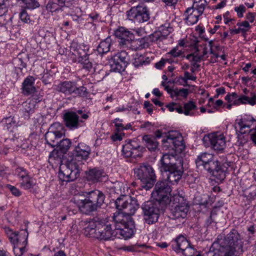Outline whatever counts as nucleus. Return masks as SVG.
<instances>
[{"instance_id":"5701e85b","label":"nucleus","mask_w":256,"mask_h":256,"mask_svg":"<svg viewBox=\"0 0 256 256\" xmlns=\"http://www.w3.org/2000/svg\"><path fill=\"white\" fill-rule=\"evenodd\" d=\"M99 222L100 218H95L89 221L84 228V234L86 236L97 238Z\"/></svg>"},{"instance_id":"412c9836","label":"nucleus","mask_w":256,"mask_h":256,"mask_svg":"<svg viewBox=\"0 0 256 256\" xmlns=\"http://www.w3.org/2000/svg\"><path fill=\"white\" fill-rule=\"evenodd\" d=\"M128 54L122 50L112 56L109 62L112 68L115 71L120 72L122 69V64H125L128 60Z\"/></svg>"},{"instance_id":"bb28decb","label":"nucleus","mask_w":256,"mask_h":256,"mask_svg":"<svg viewBox=\"0 0 256 256\" xmlns=\"http://www.w3.org/2000/svg\"><path fill=\"white\" fill-rule=\"evenodd\" d=\"M63 134L58 130L48 131L45 134V140L46 143L52 148L58 144V140L62 138Z\"/></svg>"},{"instance_id":"20e7f679","label":"nucleus","mask_w":256,"mask_h":256,"mask_svg":"<svg viewBox=\"0 0 256 256\" xmlns=\"http://www.w3.org/2000/svg\"><path fill=\"white\" fill-rule=\"evenodd\" d=\"M243 242L238 232L232 230L224 238H218L211 246L212 250H227L230 254H240L242 252Z\"/></svg>"},{"instance_id":"2eb2a0df","label":"nucleus","mask_w":256,"mask_h":256,"mask_svg":"<svg viewBox=\"0 0 256 256\" xmlns=\"http://www.w3.org/2000/svg\"><path fill=\"white\" fill-rule=\"evenodd\" d=\"M183 140V137L180 132L170 131L168 133L166 138L162 139V142L164 146L181 152L185 148Z\"/></svg>"},{"instance_id":"de8ad7c7","label":"nucleus","mask_w":256,"mask_h":256,"mask_svg":"<svg viewBox=\"0 0 256 256\" xmlns=\"http://www.w3.org/2000/svg\"><path fill=\"white\" fill-rule=\"evenodd\" d=\"M236 133L237 134L238 143L239 146H243L247 142V137L244 136V133H240L236 130Z\"/></svg>"},{"instance_id":"f704fd0d","label":"nucleus","mask_w":256,"mask_h":256,"mask_svg":"<svg viewBox=\"0 0 256 256\" xmlns=\"http://www.w3.org/2000/svg\"><path fill=\"white\" fill-rule=\"evenodd\" d=\"M22 105V110L26 117H28L30 114L34 112L36 106L33 102L26 100Z\"/></svg>"},{"instance_id":"c85d7f7f","label":"nucleus","mask_w":256,"mask_h":256,"mask_svg":"<svg viewBox=\"0 0 256 256\" xmlns=\"http://www.w3.org/2000/svg\"><path fill=\"white\" fill-rule=\"evenodd\" d=\"M75 84L71 81L62 82L56 86V90L66 94H72L75 88Z\"/></svg>"},{"instance_id":"4d7b16f0","label":"nucleus","mask_w":256,"mask_h":256,"mask_svg":"<svg viewBox=\"0 0 256 256\" xmlns=\"http://www.w3.org/2000/svg\"><path fill=\"white\" fill-rule=\"evenodd\" d=\"M181 252L185 256H192L194 254V249L190 245Z\"/></svg>"},{"instance_id":"a211bd4d","label":"nucleus","mask_w":256,"mask_h":256,"mask_svg":"<svg viewBox=\"0 0 256 256\" xmlns=\"http://www.w3.org/2000/svg\"><path fill=\"white\" fill-rule=\"evenodd\" d=\"M91 152L90 148L84 143H80L72 152V160L78 162L79 166L82 164V160H86Z\"/></svg>"},{"instance_id":"7ed1b4c3","label":"nucleus","mask_w":256,"mask_h":256,"mask_svg":"<svg viewBox=\"0 0 256 256\" xmlns=\"http://www.w3.org/2000/svg\"><path fill=\"white\" fill-rule=\"evenodd\" d=\"M197 168H203L218 180L222 181L226 176V170L214 155L204 152L198 155L195 160Z\"/></svg>"},{"instance_id":"8fccbe9b","label":"nucleus","mask_w":256,"mask_h":256,"mask_svg":"<svg viewBox=\"0 0 256 256\" xmlns=\"http://www.w3.org/2000/svg\"><path fill=\"white\" fill-rule=\"evenodd\" d=\"M32 98L29 100L30 102H33L36 106V104L42 100V96L40 95V93L36 90L34 94H31Z\"/></svg>"},{"instance_id":"393cba45","label":"nucleus","mask_w":256,"mask_h":256,"mask_svg":"<svg viewBox=\"0 0 256 256\" xmlns=\"http://www.w3.org/2000/svg\"><path fill=\"white\" fill-rule=\"evenodd\" d=\"M35 78L32 76L26 78L22 84V92L24 96H29L34 94L36 88L34 86Z\"/></svg>"},{"instance_id":"bf43d9fd","label":"nucleus","mask_w":256,"mask_h":256,"mask_svg":"<svg viewBox=\"0 0 256 256\" xmlns=\"http://www.w3.org/2000/svg\"><path fill=\"white\" fill-rule=\"evenodd\" d=\"M127 144L130 145V148L133 152L138 150L139 148H140V146L137 140H129Z\"/></svg>"},{"instance_id":"6e6552de","label":"nucleus","mask_w":256,"mask_h":256,"mask_svg":"<svg viewBox=\"0 0 256 256\" xmlns=\"http://www.w3.org/2000/svg\"><path fill=\"white\" fill-rule=\"evenodd\" d=\"M134 175L142 183V187L148 190L151 188L156 180L153 168L148 164H141L134 170Z\"/></svg>"},{"instance_id":"a18cd8bd","label":"nucleus","mask_w":256,"mask_h":256,"mask_svg":"<svg viewBox=\"0 0 256 256\" xmlns=\"http://www.w3.org/2000/svg\"><path fill=\"white\" fill-rule=\"evenodd\" d=\"M86 88L84 86L78 88L76 83L75 84V88L72 94L79 96H86L87 94Z\"/></svg>"},{"instance_id":"3c124183","label":"nucleus","mask_w":256,"mask_h":256,"mask_svg":"<svg viewBox=\"0 0 256 256\" xmlns=\"http://www.w3.org/2000/svg\"><path fill=\"white\" fill-rule=\"evenodd\" d=\"M182 54V50L178 49V46L173 48L170 52L166 54L167 56H170L174 58H176Z\"/></svg>"},{"instance_id":"39448f33","label":"nucleus","mask_w":256,"mask_h":256,"mask_svg":"<svg viewBox=\"0 0 256 256\" xmlns=\"http://www.w3.org/2000/svg\"><path fill=\"white\" fill-rule=\"evenodd\" d=\"M114 230L116 234L114 238L127 240L132 237L134 230L132 226L134 222L132 217L124 216L120 212H116L112 216Z\"/></svg>"},{"instance_id":"4468645a","label":"nucleus","mask_w":256,"mask_h":256,"mask_svg":"<svg viewBox=\"0 0 256 256\" xmlns=\"http://www.w3.org/2000/svg\"><path fill=\"white\" fill-rule=\"evenodd\" d=\"M202 141L206 147H210L218 152H222L226 146V138L223 134L218 132L205 135Z\"/></svg>"},{"instance_id":"c03bdc74","label":"nucleus","mask_w":256,"mask_h":256,"mask_svg":"<svg viewBox=\"0 0 256 256\" xmlns=\"http://www.w3.org/2000/svg\"><path fill=\"white\" fill-rule=\"evenodd\" d=\"M210 250L214 252V256H238L239 254L234 252V254H230L227 250H212L210 248Z\"/></svg>"},{"instance_id":"09e8293b","label":"nucleus","mask_w":256,"mask_h":256,"mask_svg":"<svg viewBox=\"0 0 256 256\" xmlns=\"http://www.w3.org/2000/svg\"><path fill=\"white\" fill-rule=\"evenodd\" d=\"M122 120H120L118 118H115L113 121V123L114 124L116 130L118 132L128 129V128H124V125L122 124Z\"/></svg>"},{"instance_id":"f03ea898","label":"nucleus","mask_w":256,"mask_h":256,"mask_svg":"<svg viewBox=\"0 0 256 256\" xmlns=\"http://www.w3.org/2000/svg\"><path fill=\"white\" fill-rule=\"evenodd\" d=\"M104 198L103 192L95 190L89 192L86 198L80 196H75L70 202L76 204L82 213L89 214L101 207L104 202Z\"/></svg>"},{"instance_id":"9b49d317","label":"nucleus","mask_w":256,"mask_h":256,"mask_svg":"<svg viewBox=\"0 0 256 256\" xmlns=\"http://www.w3.org/2000/svg\"><path fill=\"white\" fill-rule=\"evenodd\" d=\"M165 206L156 200L145 202L142 206L144 214V219L148 224L156 222L160 216V211L162 210Z\"/></svg>"},{"instance_id":"58836bf2","label":"nucleus","mask_w":256,"mask_h":256,"mask_svg":"<svg viewBox=\"0 0 256 256\" xmlns=\"http://www.w3.org/2000/svg\"><path fill=\"white\" fill-rule=\"evenodd\" d=\"M184 114L186 116H194V113L190 112V111L196 110L197 106L194 102L190 101L187 103L184 104Z\"/></svg>"},{"instance_id":"473e14b6","label":"nucleus","mask_w":256,"mask_h":256,"mask_svg":"<svg viewBox=\"0 0 256 256\" xmlns=\"http://www.w3.org/2000/svg\"><path fill=\"white\" fill-rule=\"evenodd\" d=\"M131 48L135 50H142L148 46L147 38H142L136 40H132L130 42Z\"/></svg>"},{"instance_id":"aec40b11","label":"nucleus","mask_w":256,"mask_h":256,"mask_svg":"<svg viewBox=\"0 0 256 256\" xmlns=\"http://www.w3.org/2000/svg\"><path fill=\"white\" fill-rule=\"evenodd\" d=\"M16 174L20 178L21 188L24 190H28L34 187L35 182L25 169L22 167L18 168L16 170Z\"/></svg>"},{"instance_id":"c756f323","label":"nucleus","mask_w":256,"mask_h":256,"mask_svg":"<svg viewBox=\"0 0 256 256\" xmlns=\"http://www.w3.org/2000/svg\"><path fill=\"white\" fill-rule=\"evenodd\" d=\"M188 240L184 236H180L174 240V244H172L173 249L176 252H180L190 246Z\"/></svg>"},{"instance_id":"4be33fe9","label":"nucleus","mask_w":256,"mask_h":256,"mask_svg":"<svg viewBox=\"0 0 256 256\" xmlns=\"http://www.w3.org/2000/svg\"><path fill=\"white\" fill-rule=\"evenodd\" d=\"M64 124L70 130H74L81 126L84 122L80 120L78 114L74 112H66L63 116Z\"/></svg>"},{"instance_id":"e433bc0d","label":"nucleus","mask_w":256,"mask_h":256,"mask_svg":"<svg viewBox=\"0 0 256 256\" xmlns=\"http://www.w3.org/2000/svg\"><path fill=\"white\" fill-rule=\"evenodd\" d=\"M150 62L149 58L142 55L136 54L134 59L133 64L135 67H138L144 64L146 65Z\"/></svg>"},{"instance_id":"9d476101","label":"nucleus","mask_w":256,"mask_h":256,"mask_svg":"<svg viewBox=\"0 0 256 256\" xmlns=\"http://www.w3.org/2000/svg\"><path fill=\"white\" fill-rule=\"evenodd\" d=\"M116 209L124 212H120L124 216H131L134 214L139 208L140 204L136 198L128 195H121L115 201Z\"/></svg>"},{"instance_id":"cd10ccee","label":"nucleus","mask_w":256,"mask_h":256,"mask_svg":"<svg viewBox=\"0 0 256 256\" xmlns=\"http://www.w3.org/2000/svg\"><path fill=\"white\" fill-rule=\"evenodd\" d=\"M202 15L201 14L195 10L194 9L188 8L184 14V20L188 24L192 25L198 22V18Z\"/></svg>"},{"instance_id":"ea45409f","label":"nucleus","mask_w":256,"mask_h":256,"mask_svg":"<svg viewBox=\"0 0 256 256\" xmlns=\"http://www.w3.org/2000/svg\"><path fill=\"white\" fill-rule=\"evenodd\" d=\"M244 195L249 200H253L256 196V186H250L244 192Z\"/></svg>"},{"instance_id":"ddd939ff","label":"nucleus","mask_w":256,"mask_h":256,"mask_svg":"<svg viewBox=\"0 0 256 256\" xmlns=\"http://www.w3.org/2000/svg\"><path fill=\"white\" fill-rule=\"evenodd\" d=\"M80 168L78 163L70 160L67 164L60 166L58 172L59 178L63 182H70L74 180L80 176Z\"/></svg>"},{"instance_id":"f8f14e48","label":"nucleus","mask_w":256,"mask_h":256,"mask_svg":"<svg viewBox=\"0 0 256 256\" xmlns=\"http://www.w3.org/2000/svg\"><path fill=\"white\" fill-rule=\"evenodd\" d=\"M168 182L167 178L164 180L158 181L152 194L154 200L165 206L171 202V197L170 198L169 196L172 190Z\"/></svg>"},{"instance_id":"37998d69","label":"nucleus","mask_w":256,"mask_h":256,"mask_svg":"<svg viewBox=\"0 0 256 256\" xmlns=\"http://www.w3.org/2000/svg\"><path fill=\"white\" fill-rule=\"evenodd\" d=\"M122 152L123 154L126 157H134L135 158L136 156L134 154V152L130 148V144H126L123 146Z\"/></svg>"},{"instance_id":"e2e57ef3","label":"nucleus","mask_w":256,"mask_h":256,"mask_svg":"<svg viewBox=\"0 0 256 256\" xmlns=\"http://www.w3.org/2000/svg\"><path fill=\"white\" fill-rule=\"evenodd\" d=\"M144 108L146 109L147 112L149 114H152V104L148 101H146L144 102Z\"/></svg>"},{"instance_id":"0e129e2a","label":"nucleus","mask_w":256,"mask_h":256,"mask_svg":"<svg viewBox=\"0 0 256 256\" xmlns=\"http://www.w3.org/2000/svg\"><path fill=\"white\" fill-rule=\"evenodd\" d=\"M198 52V50L197 49L196 52L193 53L192 59L190 60L192 62H200V61L201 60L202 58V56L198 55L197 52Z\"/></svg>"},{"instance_id":"c9c22d12","label":"nucleus","mask_w":256,"mask_h":256,"mask_svg":"<svg viewBox=\"0 0 256 256\" xmlns=\"http://www.w3.org/2000/svg\"><path fill=\"white\" fill-rule=\"evenodd\" d=\"M71 141L68 138H64L58 142L57 148L62 154H66L71 146Z\"/></svg>"},{"instance_id":"774afa93","label":"nucleus","mask_w":256,"mask_h":256,"mask_svg":"<svg viewBox=\"0 0 256 256\" xmlns=\"http://www.w3.org/2000/svg\"><path fill=\"white\" fill-rule=\"evenodd\" d=\"M52 256H66L64 251L60 250L54 252Z\"/></svg>"},{"instance_id":"052dcab7","label":"nucleus","mask_w":256,"mask_h":256,"mask_svg":"<svg viewBox=\"0 0 256 256\" xmlns=\"http://www.w3.org/2000/svg\"><path fill=\"white\" fill-rule=\"evenodd\" d=\"M196 79V77L192 75H190L188 72H185L184 74V77L182 78V80L184 82H187L188 80H195Z\"/></svg>"},{"instance_id":"a19ab883","label":"nucleus","mask_w":256,"mask_h":256,"mask_svg":"<svg viewBox=\"0 0 256 256\" xmlns=\"http://www.w3.org/2000/svg\"><path fill=\"white\" fill-rule=\"evenodd\" d=\"M188 90L186 88H180V89H174L171 92V96H181L184 98H186L188 96Z\"/></svg>"},{"instance_id":"69168bd1","label":"nucleus","mask_w":256,"mask_h":256,"mask_svg":"<svg viewBox=\"0 0 256 256\" xmlns=\"http://www.w3.org/2000/svg\"><path fill=\"white\" fill-rule=\"evenodd\" d=\"M58 153L59 152L58 150H54L50 154L49 158H54V160H58L60 158Z\"/></svg>"},{"instance_id":"13d9d810","label":"nucleus","mask_w":256,"mask_h":256,"mask_svg":"<svg viewBox=\"0 0 256 256\" xmlns=\"http://www.w3.org/2000/svg\"><path fill=\"white\" fill-rule=\"evenodd\" d=\"M166 62L169 63L172 62L173 61L170 58L162 59L160 62H156L155 64L156 68L158 69H161L164 65Z\"/></svg>"},{"instance_id":"0eeeda50","label":"nucleus","mask_w":256,"mask_h":256,"mask_svg":"<svg viewBox=\"0 0 256 256\" xmlns=\"http://www.w3.org/2000/svg\"><path fill=\"white\" fill-rule=\"evenodd\" d=\"M88 45L76 41H72L70 46V52L74 56L73 61L80 63L83 68L90 71L92 68V64L88 58Z\"/></svg>"},{"instance_id":"7c9ffc66","label":"nucleus","mask_w":256,"mask_h":256,"mask_svg":"<svg viewBox=\"0 0 256 256\" xmlns=\"http://www.w3.org/2000/svg\"><path fill=\"white\" fill-rule=\"evenodd\" d=\"M234 104H248L251 106H254L256 104V94L251 92L250 97L244 95H242L237 100L234 102Z\"/></svg>"},{"instance_id":"423d86ee","label":"nucleus","mask_w":256,"mask_h":256,"mask_svg":"<svg viewBox=\"0 0 256 256\" xmlns=\"http://www.w3.org/2000/svg\"><path fill=\"white\" fill-rule=\"evenodd\" d=\"M4 232L14 245L13 251L16 256H21L25 252L28 244V232L26 230L20 232L13 231L8 227L4 228Z\"/></svg>"},{"instance_id":"603ef678","label":"nucleus","mask_w":256,"mask_h":256,"mask_svg":"<svg viewBox=\"0 0 256 256\" xmlns=\"http://www.w3.org/2000/svg\"><path fill=\"white\" fill-rule=\"evenodd\" d=\"M6 187L10 190L12 194L15 196H20L22 194L21 192L14 186L10 184H7Z\"/></svg>"},{"instance_id":"72a5a7b5","label":"nucleus","mask_w":256,"mask_h":256,"mask_svg":"<svg viewBox=\"0 0 256 256\" xmlns=\"http://www.w3.org/2000/svg\"><path fill=\"white\" fill-rule=\"evenodd\" d=\"M112 44V40L110 37L106 38L104 40L102 41L97 47V51L98 54L102 55L108 52L110 50V47Z\"/></svg>"},{"instance_id":"680f3d73","label":"nucleus","mask_w":256,"mask_h":256,"mask_svg":"<svg viewBox=\"0 0 256 256\" xmlns=\"http://www.w3.org/2000/svg\"><path fill=\"white\" fill-rule=\"evenodd\" d=\"M230 33L232 34H238L240 32H242V34H245L248 31V29H246L244 28H239L236 29H230Z\"/></svg>"},{"instance_id":"79ce46f5","label":"nucleus","mask_w":256,"mask_h":256,"mask_svg":"<svg viewBox=\"0 0 256 256\" xmlns=\"http://www.w3.org/2000/svg\"><path fill=\"white\" fill-rule=\"evenodd\" d=\"M24 4V7L28 9H34L39 6L37 0H21Z\"/></svg>"},{"instance_id":"5fc2aeb1","label":"nucleus","mask_w":256,"mask_h":256,"mask_svg":"<svg viewBox=\"0 0 256 256\" xmlns=\"http://www.w3.org/2000/svg\"><path fill=\"white\" fill-rule=\"evenodd\" d=\"M20 19L25 23H28L30 21V18L25 10H22L20 14Z\"/></svg>"},{"instance_id":"6ab92c4d","label":"nucleus","mask_w":256,"mask_h":256,"mask_svg":"<svg viewBox=\"0 0 256 256\" xmlns=\"http://www.w3.org/2000/svg\"><path fill=\"white\" fill-rule=\"evenodd\" d=\"M114 35L118 38L119 45L122 47L128 46L134 38L131 32L122 26L119 27L115 30Z\"/></svg>"},{"instance_id":"4c0bfd02","label":"nucleus","mask_w":256,"mask_h":256,"mask_svg":"<svg viewBox=\"0 0 256 256\" xmlns=\"http://www.w3.org/2000/svg\"><path fill=\"white\" fill-rule=\"evenodd\" d=\"M206 5V0H194L193 5L190 8L202 14Z\"/></svg>"},{"instance_id":"49530a36","label":"nucleus","mask_w":256,"mask_h":256,"mask_svg":"<svg viewBox=\"0 0 256 256\" xmlns=\"http://www.w3.org/2000/svg\"><path fill=\"white\" fill-rule=\"evenodd\" d=\"M240 130H238L240 133H246V131L244 130L246 128H250V126L246 123V122L243 119H240L237 122Z\"/></svg>"},{"instance_id":"2f4dec72","label":"nucleus","mask_w":256,"mask_h":256,"mask_svg":"<svg viewBox=\"0 0 256 256\" xmlns=\"http://www.w3.org/2000/svg\"><path fill=\"white\" fill-rule=\"evenodd\" d=\"M142 140L150 151H155L158 148V143L154 136L148 134L144 135L142 137Z\"/></svg>"},{"instance_id":"6e6d98bb","label":"nucleus","mask_w":256,"mask_h":256,"mask_svg":"<svg viewBox=\"0 0 256 256\" xmlns=\"http://www.w3.org/2000/svg\"><path fill=\"white\" fill-rule=\"evenodd\" d=\"M234 10L237 12V15L238 18H242L244 12L246 10V8L243 4H240L238 6L235 7Z\"/></svg>"},{"instance_id":"f3484780","label":"nucleus","mask_w":256,"mask_h":256,"mask_svg":"<svg viewBox=\"0 0 256 256\" xmlns=\"http://www.w3.org/2000/svg\"><path fill=\"white\" fill-rule=\"evenodd\" d=\"M116 234L113 220L108 222L100 219L97 239L108 240L114 238Z\"/></svg>"},{"instance_id":"dca6fc26","label":"nucleus","mask_w":256,"mask_h":256,"mask_svg":"<svg viewBox=\"0 0 256 256\" xmlns=\"http://www.w3.org/2000/svg\"><path fill=\"white\" fill-rule=\"evenodd\" d=\"M128 18L134 22L142 23L147 22L150 18V13L146 6H138L132 7L127 11Z\"/></svg>"},{"instance_id":"338daca9","label":"nucleus","mask_w":256,"mask_h":256,"mask_svg":"<svg viewBox=\"0 0 256 256\" xmlns=\"http://www.w3.org/2000/svg\"><path fill=\"white\" fill-rule=\"evenodd\" d=\"M256 14L254 13L249 12L246 16V18L250 22H253L255 20Z\"/></svg>"},{"instance_id":"f257e3e1","label":"nucleus","mask_w":256,"mask_h":256,"mask_svg":"<svg viewBox=\"0 0 256 256\" xmlns=\"http://www.w3.org/2000/svg\"><path fill=\"white\" fill-rule=\"evenodd\" d=\"M158 168L162 172H168L167 180L170 183L177 182L184 172L182 158L176 154H164L160 160Z\"/></svg>"},{"instance_id":"1a4fd4ad","label":"nucleus","mask_w":256,"mask_h":256,"mask_svg":"<svg viewBox=\"0 0 256 256\" xmlns=\"http://www.w3.org/2000/svg\"><path fill=\"white\" fill-rule=\"evenodd\" d=\"M169 204H172L170 208L172 218H184L186 216L190 206L184 197L179 192L173 194L171 196V202Z\"/></svg>"},{"instance_id":"a878e982","label":"nucleus","mask_w":256,"mask_h":256,"mask_svg":"<svg viewBox=\"0 0 256 256\" xmlns=\"http://www.w3.org/2000/svg\"><path fill=\"white\" fill-rule=\"evenodd\" d=\"M86 174L87 180L93 183L102 181V177L104 176V172L96 168L86 171Z\"/></svg>"},{"instance_id":"b1692460","label":"nucleus","mask_w":256,"mask_h":256,"mask_svg":"<svg viewBox=\"0 0 256 256\" xmlns=\"http://www.w3.org/2000/svg\"><path fill=\"white\" fill-rule=\"evenodd\" d=\"M172 30V28L169 26H161L160 30L154 32L149 36L148 38L151 42H162L166 38V36L171 32Z\"/></svg>"},{"instance_id":"864d4df0","label":"nucleus","mask_w":256,"mask_h":256,"mask_svg":"<svg viewBox=\"0 0 256 256\" xmlns=\"http://www.w3.org/2000/svg\"><path fill=\"white\" fill-rule=\"evenodd\" d=\"M9 0H0V16L4 14L6 11V5Z\"/></svg>"}]
</instances>
